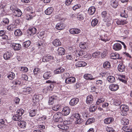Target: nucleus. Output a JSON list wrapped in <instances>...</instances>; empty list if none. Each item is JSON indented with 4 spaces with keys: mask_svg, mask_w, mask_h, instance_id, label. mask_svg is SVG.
<instances>
[{
    "mask_svg": "<svg viewBox=\"0 0 132 132\" xmlns=\"http://www.w3.org/2000/svg\"><path fill=\"white\" fill-rule=\"evenodd\" d=\"M121 110L122 112L121 115L125 116L127 114V112L129 110L128 107L126 105L124 104L121 105L120 107Z\"/></svg>",
    "mask_w": 132,
    "mask_h": 132,
    "instance_id": "obj_1",
    "label": "nucleus"
},
{
    "mask_svg": "<svg viewBox=\"0 0 132 132\" xmlns=\"http://www.w3.org/2000/svg\"><path fill=\"white\" fill-rule=\"evenodd\" d=\"M54 119L56 122H62L63 121L61 117V113L58 112L55 114L53 116Z\"/></svg>",
    "mask_w": 132,
    "mask_h": 132,
    "instance_id": "obj_2",
    "label": "nucleus"
},
{
    "mask_svg": "<svg viewBox=\"0 0 132 132\" xmlns=\"http://www.w3.org/2000/svg\"><path fill=\"white\" fill-rule=\"evenodd\" d=\"M13 54L14 53L12 52L9 51L4 54L3 57L5 60H8L12 57Z\"/></svg>",
    "mask_w": 132,
    "mask_h": 132,
    "instance_id": "obj_3",
    "label": "nucleus"
},
{
    "mask_svg": "<svg viewBox=\"0 0 132 132\" xmlns=\"http://www.w3.org/2000/svg\"><path fill=\"white\" fill-rule=\"evenodd\" d=\"M76 80L75 77H73L67 78L65 80V82L67 84H71L75 82Z\"/></svg>",
    "mask_w": 132,
    "mask_h": 132,
    "instance_id": "obj_4",
    "label": "nucleus"
},
{
    "mask_svg": "<svg viewBox=\"0 0 132 132\" xmlns=\"http://www.w3.org/2000/svg\"><path fill=\"white\" fill-rule=\"evenodd\" d=\"M22 91L23 94L27 95L31 93L33 90L31 87H28L26 88L22 89Z\"/></svg>",
    "mask_w": 132,
    "mask_h": 132,
    "instance_id": "obj_5",
    "label": "nucleus"
},
{
    "mask_svg": "<svg viewBox=\"0 0 132 132\" xmlns=\"http://www.w3.org/2000/svg\"><path fill=\"white\" fill-rule=\"evenodd\" d=\"M119 85L116 84H111L109 86V89L112 91H116L119 88Z\"/></svg>",
    "mask_w": 132,
    "mask_h": 132,
    "instance_id": "obj_6",
    "label": "nucleus"
},
{
    "mask_svg": "<svg viewBox=\"0 0 132 132\" xmlns=\"http://www.w3.org/2000/svg\"><path fill=\"white\" fill-rule=\"evenodd\" d=\"M11 46L15 51L20 50L21 48V45L19 44L12 43L11 44Z\"/></svg>",
    "mask_w": 132,
    "mask_h": 132,
    "instance_id": "obj_7",
    "label": "nucleus"
},
{
    "mask_svg": "<svg viewBox=\"0 0 132 132\" xmlns=\"http://www.w3.org/2000/svg\"><path fill=\"white\" fill-rule=\"evenodd\" d=\"M36 31L37 29L33 27L30 28L27 31L28 34L27 35L29 36L31 35H34L36 33Z\"/></svg>",
    "mask_w": 132,
    "mask_h": 132,
    "instance_id": "obj_8",
    "label": "nucleus"
},
{
    "mask_svg": "<svg viewBox=\"0 0 132 132\" xmlns=\"http://www.w3.org/2000/svg\"><path fill=\"white\" fill-rule=\"evenodd\" d=\"M114 22L118 25H123L127 23V22L125 20L117 19L114 20Z\"/></svg>",
    "mask_w": 132,
    "mask_h": 132,
    "instance_id": "obj_9",
    "label": "nucleus"
},
{
    "mask_svg": "<svg viewBox=\"0 0 132 132\" xmlns=\"http://www.w3.org/2000/svg\"><path fill=\"white\" fill-rule=\"evenodd\" d=\"M70 111V109L68 107H65L63 108L62 113L64 116H67L69 114Z\"/></svg>",
    "mask_w": 132,
    "mask_h": 132,
    "instance_id": "obj_10",
    "label": "nucleus"
},
{
    "mask_svg": "<svg viewBox=\"0 0 132 132\" xmlns=\"http://www.w3.org/2000/svg\"><path fill=\"white\" fill-rule=\"evenodd\" d=\"M86 65L87 63L85 62L82 60H79L76 63L75 65L77 67H81L85 66Z\"/></svg>",
    "mask_w": 132,
    "mask_h": 132,
    "instance_id": "obj_11",
    "label": "nucleus"
},
{
    "mask_svg": "<svg viewBox=\"0 0 132 132\" xmlns=\"http://www.w3.org/2000/svg\"><path fill=\"white\" fill-rule=\"evenodd\" d=\"M79 99L78 98H74L71 99L69 102L71 106H73L76 105L79 102Z\"/></svg>",
    "mask_w": 132,
    "mask_h": 132,
    "instance_id": "obj_12",
    "label": "nucleus"
},
{
    "mask_svg": "<svg viewBox=\"0 0 132 132\" xmlns=\"http://www.w3.org/2000/svg\"><path fill=\"white\" fill-rule=\"evenodd\" d=\"M70 32L72 34H78L80 32V30L77 28H72L69 30Z\"/></svg>",
    "mask_w": 132,
    "mask_h": 132,
    "instance_id": "obj_13",
    "label": "nucleus"
},
{
    "mask_svg": "<svg viewBox=\"0 0 132 132\" xmlns=\"http://www.w3.org/2000/svg\"><path fill=\"white\" fill-rule=\"evenodd\" d=\"M122 46L121 44L119 43H116L113 46V48L116 51H118L121 49Z\"/></svg>",
    "mask_w": 132,
    "mask_h": 132,
    "instance_id": "obj_14",
    "label": "nucleus"
},
{
    "mask_svg": "<svg viewBox=\"0 0 132 132\" xmlns=\"http://www.w3.org/2000/svg\"><path fill=\"white\" fill-rule=\"evenodd\" d=\"M125 65L122 63H120L118 66V69L119 71L122 72L125 71Z\"/></svg>",
    "mask_w": 132,
    "mask_h": 132,
    "instance_id": "obj_15",
    "label": "nucleus"
},
{
    "mask_svg": "<svg viewBox=\"0 0 132 132\" xmlns=\"http://www.w3.org/2000/svg\"><path fill=\"white\" fill-rule=\"evenodd\" d=\"M64 28V25L62 22L57 23L56 25L55 28L58 30H61L63 29Z\"/></svg>",
    "mask_w": 132,
    "mask_h": 132,
    "instance_id": "obj_16",
    "label": "nucleus"
},
{
    "mask_svg": "<svg viewBox=\"0 0 132 132\" xmlns=\"http://www.w3.org/2000/svg\"><path fill=\"white\" fill-rule=\"evenodd\" d=\"M52 76V74L50 71H47L45 72L43 76L45 79H47L50 78Z\"/></svg>",
    "mask_w": 132,
    "mask_h": 132,
    "instance_id": "obj_17",
    "label": "nucleus"
},
{
    "mask_svg": "<svg viewBox=\"0 0 132 132\" xmlns=\"http://www.w3.org/2000/svg\"><path fill=\"white\" fill-rule=\"evenodd\" d=\"M111 58L113 59H118L119 57V54L117 53H112L110 55Z\"/></svg>",
    "mask_w": 132,
    "mask_h": 132,
    "instance_id": "obj_18",
    "label": "nucleus"
},
{
    "mask_svg": "<svg viewBox=\"0 0 132 132\" xmlns=\"http://www.w3.org/2000/svg\"><path fill=\"white\" fill-rule=\"evenodd\" d=\"M53 44L55 46L57 47L61 45V42L60 41L59 39H56L53 42Z\"/></svg>",
    "mask_w": 132,
    "mask_h": 132,
    "instance_id": "obj_19",
    "label": "nucleus"
},
{
    "mask_svg": "<svg viewBox=\"0 0 132 132\" xmlns=\"http://www.w3.org/2000/svg\"><path fill=\"white\" fill-rule=\"evenodd\" d=\"M22 14V13L21 10L18 9L15 11H14L13 15L15 16L18 17L20 16Z\"/></svg>",
    "mask_w": 132,
    "mask_h": 132,
    "instance_id": "obj_20",
    "label": "nucleus"
},
{
    "mask_svg": "<svg viewBox=\"0 0 132 132\" xmlns=\"http://www.w3.org/2000/svg\"><path fill=\"white\" fill-rule=\"evenodd\" d=\"M64 70L65 69H64L62 67H60L54 70V72L55 74H58L61 73L63 72Z\"/></svg>",
    "mask_w": 132,
    "mask_h": 132,
    "instance_id": "obj_21",
    "label": "nucleus"
},
{
    "mask_svg": "<svg viewBox=\"0 0 132 132\" xmlns=\"http://www.w3.org/2000/svg\"><path fill=\"white\" fill-rule=\"evenodd\" d=\"M121 124L123 125H127L129 123V120L125 118H123L121 120Z\"/></svg>",
    "mask_w": 132,
    "mask_h": 132,
    "instance_id": "obj_22",
    "label": "nucleus"
},
{
    "mask_svg": "<svg viewBox=\"0 0 132 132\" xmlns=\"http://www.w3.org/2000/svg\"><path fill=\"white\" fill-rule=\"evenodd\" d=\"M12 118L13 120L15 121H21L22 120V117H20L16 114L15 115H13Z\"/></svg>",
    "mask_w": 132,
    "mask_h": 132,
    "instance_id": "obj_23",
    "label": "nucleus"
},
{
    "mask_svg": "<svg viewBox=\"0 0 132 132\" xmlns=\"http://www.w3.org/2000/svg\"><path fill=\"white\" fill-rule=\"evenodd\" d=\"M58 54L60 55H63L64 54L65 50L62 47L59 48L57 50Z\"/></svg>",
    "mask_w": 132,
    "mask_h": 132,
    "instance_id": "obj_24",
    "label": "nucleus"
},
{
    "mask_svg": "<svg viewBox=\"0 0 132 132\" xmlns=\"http://www.w3.org/2000/svg\"><path fill=\"white\" fill-rule=\"evenodd\" d=\"M23 33L20 29H16L14 31V34L16 36L19 37L22 35Z\"/></svg>",
    "mask_w": 132,
    "mask_h": 132,
    "instance_id": "obj_25",
    "label": "nucleus"
},
{
    "mask_svg": "<svg viewBox=\"0 0 132 132\" xmlns=\"http://www.w3.org/2000/svg\"><path fill=\"white\" fill-rule=\"evenodd\" d=\"M111 6L114 8H116L118 6V3L117 1L116 0H113L111 1Z\"/></svg>",
    "mask_w": 132,
    "mask_h": 132,
    "instance_id": "obj_26",
    "label": "nucleus"
},
{
    "mask_svg": "<svg viewBox=\"0 0 132 132\" xmlns=\"http://www.w3.org/2000/svg\"><path fill=\"white\" fill-rule=\"evenodd\" d=\"M114 120V119L111 118H107L104 120V122L106 124H109L112 122Z\"/></svg>",
    "mask_w": 132,
    "mask_h": 132,
    "instance_id": "obj_27",
    "label": "nucleus"
},
{
    "mask_svg": "<svg viewBox=\"0 0 132 132\" xmlns=\"http://www.w3.org/2000/svg\"><path fill=\"white\" fill-rule=\"evenodd\" d=\"M56 97L55 96H53L50 97L49 98L48 103L49 104L51 105L54 103V100H56Z\"/></svg>",
    "mask_w": 132,
    "mask_h": 132,
    "instance_id": "obj_28",
    "label": "nucleus"
},
{
    "mask_svg": "<svg viewBox=\"0 0 132 132\" xmlns=\"http://www.w3.org/2000/svg\"><path fill=\"white\" fill-rule=\"evenodd\" d=\"M18 123V125L21 128H24L26 127V122H25L20 121Z\"/></svg>",
    "mask_w": 132,
    "mask_h": 132,
    "instance_id": "obj_29",
    "label": "nucleus"
},
{
    "mask_svg": "<svg viewBox=\"0 0 132 132\" xmlns=\"http://www.w3.org/2000/svg\"><path fill=\"white\" fill-rule=\"evenodd\" d=\"M105 101V99L104 97L100 96L97 99L96 102V104L97 105L99 104L100 103L104 102Z\"/></svg>",
    "mask_w": 132,
    "mask_h": 132,
    "instance_id": "obj_30",
    "label": "nucleus"
},
{
    "mask_svg": "<svg viewBox=\"0 0 132 132\" xmlns=\"http://www.w3.org/2000/svg\"><path fill=\"white\" fill-rule=\"evenodd\" d=\"M107 79L108 81L111 83L114 82L115 80V79L114 77L112 76H109L107 78Z\"/></svg>",
    "mask_w": 132,
    "mask_h": 132,
    "instance_id": "obj_31",
    "label": "nucleus"
},
{
    "mask_svg": "<svg viewBox=\"0 0 132 132\" xmlns=\"http://www.w3.org/2000/svg\"><path fill=\"white\" fill-rule=\"evenodd\" d=\"M121 100L118 98L114 99L113 100V104L116 105H118L121 104Z\"/></svg>",
    "mask_w": 132,
    "mask_h": 132,
    "instance_id": "obj_32",
    "label": "nucleus"
},
{
    "mask_svg": "<svg viewBox=\"0 0 132 132\" xmlns=\"http://www.w3.org/2000/svg\"><path fill=\"white\" fill-rule=\"evenodd\" d=\"M40 96L39 95H35L33 97V101L34 103H36L39 101Z\"/></svg>",
    "mask_w": 132,
    "mask_h": 132,
    "instance_id": "obj_33",
    "label": "nucleus"
},
{
    "mask_svg": "<svg viewBox=\"0 0 132 132\" xmlns=\"http://www.w3.org/2000/svg\"><path fill=\"white\" fill-rule=\"evenodd\" d=\"M58 127L60 129L62 130L67 129L69 128L68 127L67 125L63 124L59 125H58Z\"/></svg>",
    "mask_w": 132,
    "mask_h": 132,
    "instance_id": "obj_34",
    "label": "nucleus"
},
{
    "mask_svg": "<svg viewBox=\"0 0 132 132\" xmlns=\"http://www.w3.org/2000/svg\"><path fill=\"white\" fill-rule=\"evenodd\" d=\"M53 10V9L52 7H48L45 11V13L46 14L49 15L52 13Z\"/></svg>",
    "mask_w": 132,
    "mask_h": 132,
    "instance_id": "obj_35",
    "label": "nucleus"
},
{
    "mask_svg": "<svg viewBox=\"0 0 132 132\" xmlns=\"http://www.w3.org/2000/svg\"><path fill=\"white\" fill-rule=\"evenodd\" d=\"M120 15L121 17L125 18H127L128 16L127 12H126L125 10L124 9H122V11L121 12Z\"/></svg>",
    "mask_w": 132,
    "mask_h": 132,
    "instance_id": "obj_36",
    "label": "nucleus"
},
{
    "mask_svg": "<svg viewBox=\"0 0 132 132\" xmlns=\"http://www.w3.org/2000/svg\"><path fill=\"white\" fill-rule=\"evenodd\" d=\"M15 74L13 72H10L8 74L7 76V78L10 80H12L15 77Z\"/></svg>",
    "mask_w": 132,
    "mask_h": 132,
    "instance_id": "obj_37",
    "label": "nucleus"
},
{
    "mask_svg": "<svg viewBox=\"0 0 132 132\" xmlns=\"http://www.w3.org/2000/svg\"><path fill=\"white\" fill-rule=\"evenodd\" d=\"M29 116L31 117H33L35 116L37 114V110L34 109L30 111L29 112Z\"/></svg>",
    "mask_w": 132,
    "mask_h": 132,
    "instance_id": "obj_38",
    "label": "nucleus"
},
{
    "mask_svg": "<svg viewBox=\"0 0 132 132\" xmlns=\"http://www.w3.org/2000/svg\"><path fill=\"white\" fill-rule=\"evenodd\" d=\"M103 18V20L105 22H108L111 19V18L109 14H107L105 17Z\"/></svg>",
    "mask_w": 132,
    "mask_h": 132,
    "instance_id": "obj_39",
    "label": "nucleus"
},
{
    "mask_svg": "<svg viewBox=\"0 0 132 132\" xmlns=\"http://www.w3.org/2000/svg\"><path fill=\"white\" fill-rule=\"evenodd\" d=\"M103 67L106 69L109 68L111 67V65L110 63L106 61L104 62L103 65Z\"/></svg>",
    "mask_w": 132,
    "mask_h": 132,
    "instance_id": "obj_40",
    "label": "nucleus"
},
{
    "mask_svg": "<svg viewBox=\"0 0 132 132\" xmlns=\"http://www.w3.org/2000/svg\"><path fill=\"white\" fill-rule=\"evenodd\" d=\"M24 111L22 109H20L17 110L16 111V114L19 116L21 117L22 115L23 114Z\"/></svg>",
    "mask_w": 132,
    "mask_h": 132,
    "instance_id": "obj_41",
    "label": "nucleus"
},
{
    "mask_svg": "<svg viewBox=\"0 0 132 132\" xmlns=\"http://www.w3.org/2000/svg\"><path fill=\"white\" fill-rule=\"evenodd\" d=\"M100 39L104 42H106L109 40L110 39L107 38V35H105L100 37Z\"/></svg>",
    "mask_w": 132,
    "mask_h": 132,
    "instance_id": "obj_42",
    "label": "nucleus"
},
{
    "mask_svg": "<svg viewBox=\"0 0 132 132\" xmlns=\"http://www.w3.org/2000/svg\"><path fill=\"white\" fill-rule=\"evenodd\" d=\"M12 83L13 85V86L15 85L18 86L20 85L21 84V82L19 80H16L12 81Z\"/></svg>",
    "mask_w": 132,
    "mask_h": 132,
    "instance_id": "obj_43",
    "label": "nucleus"
},
{
    "mask_svg": "<svg viewBox=\"0 0 132 132\" xmlns=\"http://www.w3.org/2000/svg\"><path fill=\"white\" fill-rule=\"evenodd\" d=\"M66 57L67 59L72 60L74 58V56L72 53H69L66 54Z\"/></svg>",
    "mask_w": 132,
    "mask_h": 132,
    "instance_id": "obj_44",
    "label": "nucleus"
},
{
    "mask_svg": "<svg viewBox=\"0 0 132 132\" xmlns=\"http://www.w3.org/2000/svg\"><path fill=\"white\" fill-rule=\"evenodd\" d=\"M79 46L80 48L82 49H86L87 48V44L85 42H81Z\"/></svg>",
    "mask_w": 132,
    "mask_h": 132,
    "instance_id": "obj_45",
    "label": "nucleus"
},
{
    "mask_svg": "<svg viewBox=\"0 0 132 132\" xmlns=\"http://www.w3.org/2000/svg\"><path fill=\"white\" fill-rule=\"evenodd\" d=\"M84 52L83 51L81 50L80 51H77L76 54L78 56H77L79 57L82 56L84 54Z\"/></svg>",
    "mask_w": 132,
    "mask_h": 132,
    "instance_id": "obj_46",
    "label": "nucleus"
},
{
    "mask_svg": "<svg viewBox=\"0 0 132 132\" xmlns=\"http://www.w3.org/2000/svg\"><path fill=\"white\" fill-rule=\"evenodd\" d=\"M72 117L74 118V120H76L78 119H79L80 118V116L79 114L76 113L73 114Z\"/></svg>",
    "mask_w": 132,
    "mask_h": 132,
    "instance_id": "obj_47",
    "label": "nucleus"
},
{
    "mask_svg": "<svg viewBox=\"0 0 132 132\" xmlns=\"http://www.w3.org/2000/svg\"><path fill=\"white\" fill-rule=\"evenodd\" d=\"M31 43L30 41L28 40L24 42L23 45L24 47H29Z\"/></svg>",
    "mask_w": 132,
    "mask_h": 132,
    "instance_id": "obj_48",
    "label": "nucleus"
},
{
    "mask_svg": "<svg viewBox=\"0 0 132 132\" xmlns=\"http://www.w3.org/2000/svg\"><path fill=\"white\" fill-rule=\"evenodd\" d=\"M83 120L81 119L80 118L75 120V123L76 124H82Z\"/></svg>",
    "mask_w": 132,
    "mask_h": 132,
    "instance_id": "obj_49",
    "label": "nucleus"
},
{
    "mask_svg": "<svg viewBox=\"0 0 132 132\" xmlns=\"http://www.w3.org/2000/svg\"><path fill=\"white\" fill-rule=\"evenodd\" d=\"M98 22V20L97 19H94L92 20L91 22V25L92 26L94 27L97 24Z\"/></svg>",
    "mask_w": 132,
    "mask_h": 132,
    "instance_id": "obj_50",
    "label": "nucleus"
},
{
    "mask_svg": "<svg viewBox=\"0 0 132 132\" xmlns=\"http://www.w3.org/2000/svg\"><path fill=\"white\" fill-rule=\"evenodd\" d=\"M101 53L100 52H94L92 54V56L95 57H98L100 55Z\"/></svg>",
    "mask_w": 132,
    "mask_h": 132,
    "instance_id": "obj_51",
    "label": "nucleus"
},
{
    "mask_svg": "<svg viewBox=\"0 0 132 132\" xmlns=\"http://www.w3.org/2000/svg\"><path fill=\"white\" fill-rule=\"evenodd\" d=\"M9 20L7 18L3 19L2 23L3 24H7L9 23Z\"/></svg>",
    "mask_w": 132,
    "mask_h": 132,
    "instance_id": "obj_52",
    "label": "nucleus"
},
{
    "mask_svg": "<svg viewBox=\"0 0 132 132\" xmlns=\"http://www.w3.org/2000/svg\"><path fill=\"white\" fill-rule=\"evenodd\" d=\"M123 130L125 131L128 132H131L130 127L127 126L123 127L122 128Z\"/></svg>",
    "mask_w": 132,
    "mask_h": 132,
    "instance_id": "obj_53",
    "label": "nucleus"
},
{
    "mask_svg": "<svg viewBox=\"0 0 132 132\" xmlns=\"http://www.w3.org/2000/svg\"><path fill=\"white\" fill-rule=\"evenodd\" d=\"M60 108V105H55L52 107V109L55 111H57Z\"/></svg>",
    "mask_w": 132,
    "mask_h": 132,
    "instance_id": "obj_54",
    "label": "nucleus"
},
{
    "mask_svg": "<svg viewBox=\"0 0 132 132\" xmlns=\"http://www.w3.org/2000/svg\"><path fill=\"white\" fill-rule=\"evenodd\" d=\"M5 125L4 120V119H0V128L3 127Z\"/></svg>",
    "mask_w": 132,
    "mask_h": 132,
    "instance_id": "obj_55",
    "label": "nucleus"
},
{
    "mask_svg": "<svg viewBox=\"0 0 132 132\" xmlns=\"http://www.w3.org/2000/svg\"><path fill=\"white\" fill-rule=\"evenodd\" d=\"M20 70L23 72H25L28 71V69L26 67H21Z\"/></svg>",
    "mask_w": 132,
    "mask_h": 132,
    "instance_id": "obj_56",
    "label": "nucleus"
},
{
    "mask_svg": "<svg viewBox=\"0 0 132 132\" xmlns=\"http://www.w3.org/2000/svg\"><path fill=\"white\" fill-rule=\"evenodd\" d=\"M106 130L108 132H115V130L112 128L107 127L106 128Z\"/></svg>",
    "mask_w": 132,
    "mask_h": 132,
    "instance_id": "obj_57",
    "label": "nucleus"
},
{
    "mask_svg": "<svg viewBox=\"0 0 132 132\" xmlns=\"http://www.w3.org/2000/svg\"><path fill=\"white\" fill-rule=\"evenodd\" d=\"M86 101L87 104L89 105L90 104L91 102V95L87 96Z\"/></svg>",
    "mask_w": 132,
    "mask_h": 132,
    "instance_id": "obj_58",
    "label": "nucleus"
},
{
    "mask_svg": "<svg viewBox=\"0 0 132 132\" xmlns=\"http://www.w3.org/2000/svg\"><path fill=\"white\" fill-rule=\"evenodd\" d=\"M33 72L35 75L37 74L40 72V69L38 68H35L34 69Z\"/></svg>",
    "mask_w": 132,
    "mask_h": 132,
    "instance_id": "obj_59",
    "label": "nucleus"
},
{
    "mask_svg": "<svg viewBox=\"0 0 132 132\" xmlns=\"http://www.w3.org/2000/svg\"><path fill=\"white\" fill-rule=\"evenodd\" d=\"M25 10L27 11L31 12V13H32V7L31 6H29L27 7L25 9Z\"/></svg>",
    "mask_w": 132,
    "mask_h": 132,
    "instance_id": "obj_60",
    "label": "nucleus"
},
{
    "mask_svg": "<svg viewBox=\"0 0 132 132\" xmlns=\"http://www.w3.org/2000/svg\"><path fill=\"white\" fill-rule=\"evenodd\" d=\"M84 78L86 80L91 79L90 77H91L90 75L88 74H85L84 76Z\"/></svg>",
    "mask_w": 132,
    "mask_h": 132,
    "instance_id": "obj_61",
    "label": "nucleus"
},
{
    "mask_svg": "<svg viewBox=\"0 0 132 132\" xmlns=\"http://www.w3.org/2000/svg\"><path fill=\"white\" fill-rule=\"evenodd\" d=\"M26 19L28 20H30L33 17L32 15L29 14L28 13L26 14Z\"/></svg>",
    "mask_w": 132,
    "mask_h": 132,
    "instance_id": "obj_62",
    "label": "nucleus"
},
{
    "mask_svg": "<svg viewBox=\"0 0 132 132\" xmlns=\"http://www.w3.org/2000/svg\"><path fill=\"white\" fill-rule=\"evenodd\" d=\"M77 18L79 20H82L84 19L83 15L80 14H79L78 15Z\"/></svg>",
    "mask_w": 132,
    "mask_h": 132,
    "instance_id": "obj_63",
    "label": "nucleus"
},
{
    "mask_svg": "<svg viewBox=\"0 0 132 132\" xmlns=\"http://www.w3.org/2000/svg\"><path fill=\"white\" fill-rule=\"evenodd\" d=\"M44 34V32L43 31H42L39 33L38 34V36L39 38H42L43 37V36Z\"/></svg>",
    "mask_w": 132,
    "mask_h": 132,
    "instance_id": "obj_64",
    "label": "nucleus"
}]
</instances>
